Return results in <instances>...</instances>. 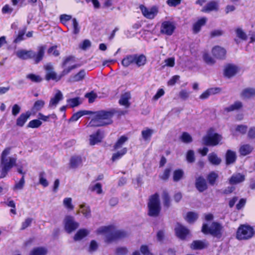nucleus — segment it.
Returning <instances> with one entry per match:
<instances>
[{
	"instance_id": "obj_1",
	"label": "nucleus",
	"mask_w": 255,
	"mask_h": 255,
	"mask_svg": "<svg viewBox=\"0 0 255 255\" xmlns=\"http://www.w3.org/2000/svg\"><path fill=\"white\" fill-rule=\"evenodd\" d=\"M12 148L7 147L5 148L1 153L0 156V164L1 166V174L0 178L4 177L7 172L14 166L16 165L17 160L16 155L10 156Z\"/></svg>"
},
{
	"instance_id": "obj_2",
	"label": "nucleus",
	"mask_w": 255,
	"mask_h": 255,
	"mask_svg": "<svg viewBox=\"0 0 255 255\" xmlns=\"http://www.w3.org/2000/svg\"><path fill=\"white\" fill-rule=\"evenodd\" d=\"M96 233L97 235L105 236V241L108 243L124 238L126 236L125 232L116 230L113 226L101 227L97 230Z\"/></svg>"
},
{
	"instance_id": "obj_3",
	"label": "nucleus",
	"mask_w": 255,
	"mask_h": 255,
	"mask_svg": "<svg viewBox=\"0 0 255 255\" xmlns=\"http://www.w3.org/2000/svg\"><path fill=\"white\" fill-rule=\"evenodd\" d=\"M114 110L109 111H101L95 113L91 121L87 127H99L110 124L112 123V118L114 114Z\"/></svg>"
},
{
	"instance_id": "obj_4",
	"label": "nucleus",
	"mask_w": 255,
	"mask_h": 255,
	"mask_svg": "<svg viewBox=\"0 0 255 255\" xmlns=\"http://www.w3.org/2000/svg\"><path fill=\"white\" fill-rule=\"evenodd\" d=\"M45 49L46 47L45 46H40L37 47L36 53L32 50L20 49L15 52V54L18 58L21 59L26 60L31 58L33 59L35 62L37 63L42 59Z\"/></svg>"
},
{
	"instance_id": "obj_5",
	"label": "nucleus",
	"mask_w": 255,
	"mask_h": 255,
	"mask_svg": "<svg viewBox=\"0 0 255 255\" xmlns=\"http://www.w3.org/2000/svg\"><path fill=\"white\" fill-rule=\"evenodd\" d=\"M148 215L150 216L156 217L160 211V206L159 196L157 194L152 195L148 203Z\"/></svg>"
},
{
	"instance_id": "obj_6",
	"label": "nucleus",
	"mask_w": 255,
	"mask_h": 255,
	"mask_svg": "<svg viewBox=\"0 0 255 255\" xmlns=\"http://www.w3.org/2000/svg\"><path fill=\"white\" fill-rule=\"evenodd\" d=\"M222 230V226L216 222L213 223L209 228L206 224H204L202 229V231L204 234H210L218 238L221 236Z\"/></svg>"
},
{
	"instance_id": "obj_7",
	"label": "nucleus",
	"mask_w": 255,
	"mask_h": 255,
	"mask_svg": "<svg viewBox=\"0 0 255 255\" xmlns=\"http://www.w3.org/2000/svg\"><path fill=\"white\" fill-rule=\"evenodd\" d=\"M254 234L252 227L249 226L242 225L239 228L237 233V238L239 240H247L251 238Z\"/></svg>"
},
{
	"instance_id": "obj_8",
	"label": "nucleus",
	"mask_w": 255,
	"mask_h": 255,
	"mask_svg": "<svg viewBox=\"0 0 255 255\" xmlns=\"http://www.w3.org/2000/svg\"><path fill=\"white\" fill-rule=\"evenodd\" d=\"M139 9L145 17L152 19L157 14L159 8L158 6L155 5L152 6L151 7H147L143 5H140Z\"/></svg>"
},
{
	"instance_id": "obj_9",
	"label": "nucleus",
	"mask_w": 255,
	"mask_h": 255,
	"mask_svg": "<svg viewBox=\"0 0 255 255\" xmlns=\"http://www.w3.org/2000/svg\"><path fill=\"white\" fill-rule=\"evenodd\" d=\"M175 28V24L173 21H164L161 23L160 32L161 34L170 36L173 33Z\"/></svg>"
},
{
	"instance_id": "obj_10",
	"label": "nucleus",
	"mask_w": 255,
	"mask_h": 255,
	"mask_svg": "<svg viewBox=\"0 0 255 255\" xmlns=\"http://www.w3.org/2000/svg\"><path fill=\"white\" fill-rule=\"evenodd\" d=\"M64 228L66 231L70 233L79 227V223L74 220L73 217L66 216L64 219Z\"/></svg>"
},
{
	"instance_id": "obj_11",
	"label": "nucleus",
	"mask_w": 255,
	"mask_h": 255,
	"mask_svg": "<svg viewBox=\"0 0 255 255\" xmlns=\"http://www.w3.org/2000/svg\"><path fill=\"white\" fill-rule=\"evenodd\" d=\"M222 139L221 135L217 133L208 134L204 137L203 140L204 143L206 145L215 146L218 144Z\"/></svg>"
},
{
	"instance_id": "obj_12",
	"label": "nucleus",
	"mask_w": 255,
	"mask_h": 255,
	"mask_svg": "<svg viewBox=\"0 0 255 255\" xmlns=\"http://www.w3.org/2000/svg\"><path fill=\"white\" fill-rule=\"evenodd\" d=\"M45 69L47 71L46 74V79L49 80L50 79L58 81L61 78V76H57L56 73L53 71V67L50 64H48L45 66Z\"/></svg>"
},
{
	"instance_id": "obj_13",
	"label": "nucleus",
	"mask_w": 255,
	"mask_h": 255,
	"mask_svg": "<svg viewBox=\"0 0 255 255\" xmlns=\"http://www.w3.org/2000/svg\"><path fill=\"white\" fill-rule=\"evenodd\" d=\"M240 69L235 65L229 64L225 68L224 74L228 78H231L235 76L239 72Z\"/></svg>"
},
{
	"instance_id": "obj_14",
	"label": "nucleus",
	"mask_w": 255,
	"mask_h": 255,
	"mask_svg": "<svg viewBox=\"0 0 255 255\" xmlns=\"http://www.w3.org/2000/svg\"><path fill=\"white\" fill-rule=\"evenodd\" d=\"M63 98V94L59 90H57L54 96L51 98L49 104V108L51 109H54L56 107L57 104L60 100Z\"/></svg>"
},
{
	"instance_id": "obj_15",
	"label": "nucleus",
	"mask_w": 255,
	"mask_h": 255,
	"mask_svg": "<svg viewBox=\"0 0 255 255\" xmlns=\"http://www.w3.org/2000/svg\"><path fill=\"white\" fill-rule=\"evenodd\" d=\"M176 236L181 239H184L189 234V231L185 227L177 224L175 228Z\"/></svg>"
},
{
	"instance_id": "obj_16",
	"label": "nucleus",
	"mask_w": 255,
	"mask_h": 255,
	"mask_svg": "<svg viewBox=\"0 0 255 255\" xmlns=\"http://www.w3.org/2000/svg\"><path fill=\"white\" fill-rule=\"evenodd\" d=\"M212 53L215 58L222 59L225 57L226 51L224 48L216 46L213 48Z\"/></svg>"
},
{
	"instance_id": "obj_17",
	"label": "nucleus",
	"mask_w": 255,
	"mask_h": 255,
	"mask_svg": "<svg viewBox=\"0 0 255 255\" xmlns=\"http://www.w3.org/2000/svg\"><path fill=\"white\" fill-rule=\"evenodd\" d=\"M245 180V176L241 173H235L232 175L229 179V183L232 185L238 184Z\"/></svg>"
},
{
	"instance_id": "obj_18",
	"label": "nucleus",
	"mask_w": 255,
	"mask_h": 255,
	"mask_svg": "<svg viewBox=\"0 0 255 255\" xmlns=\"http://www.w3.org/2000/svg\"><path fill=\"white\" fill-rule=\"evenodd\" d=\"M103 137V136L102 132L100 131H97L96 133L92 134L90 136V144L91 145H94L101 142Z\"/></svg>"
},
{
	"instance_id": "obj_19",
	"label": "nucleus",
	"mask_w": 255,
	"mask_h": 255,
	"mask_svg": "<svg viewBox=\"0 0 255 255\" xmlns=\"http://www.w3.org/2000/svg\"><path fill=\"white\" fill-rule=\"evenodd\" d=\"M84 158L79 156H74L71 157L70 161V166L75 168L81 166L83 164Z\"/></svg>"
},
{
	"instance_id": "obj_20",
	"label": "nucleus",
	"mask_w": 255,
	"mask_h": 255,
	"mask_svg": "<svg viewBox=\"0 0 255 255\" xmlns=\"http://www.w3.org/2000/svg\"><path fill=\"white\" fill-rule=\"evenodd\" d=\"M241 96L243 99H251L255 97V89L247 88L244 89L241 93Z\"/></svg>"
},
{
	"instance_id": "obj_21",
	"label": "nucleus",
	"mask_w": 255,
	"mask_h": 255,
	"mask_svg": "<svg viewBox=\"0 0 255 255\" xmlns=\"http://www.w3.org/2000/svg\"><path fill=\"white\" fill-rule=\"evenodd\" d=\"M221 89L219 88H212L207 89L206 91L204 92L200 96V99H206L210 95H214L220 92Z\"/></svg>"
},
{
	"instance_id": "obj_22",
	"label": "nucleus",
	"mask_w": 255,
	"mask_h": 255,
	"mask_svg": "<svg viewBox=\"0 0 255 255\" xmlns=\"http://www.w3.org/2000/svg\"><path fill=\"white\" fill-rule=\"evenodd\" d=\"M218 9V3L215 1L208 2L201 10L204 12H209L211 11L217 10Z\"/></svg>"
},
{
	"instance_id": "obj_23",
	"label": "nucleus",
	"mask_w": 255,
	"mask_h": 255,
	"mask_svg": "<svg viewBox=\"0 0 255 255\" xmlns=\"http://www.w3.org/2000/svg\"><path fill=\"white\" fill-rule=\"evenodd\" d=\"M79 212H81L85 218H89L91 217V211L89 206L82 204L79 205Z\"/></svg>"
},
{
	"instance_id": "obj_24",
	"label": "nucleus",
	"mask_w": 255,
	"mask_h": 255,
	"mask_svg": "<svg viewBox=\"0 0 255 255\" xmlns=\"http://www.w3.org/2000/svg\"><path fill=\"white\" fill-rule=\"evenodd\" d=\"M196 187L200 192H203L207 188L205 180L201 177H198L196 181Z\"/></svg>"
},
{
	"instance_id": "obj_25",
	"label": "nucleus",
	"mask_w": 255,
	"mask_h": 255,
	"mask_svg": "<svg viewBox=\"0 0 255 255\" xmlns=\"http://www.w3.org/2000/svg\"><path fill=\"white\" fill-rule=\"evenodd\" d=\"M254 148L249 144L242 145L239 149L240 153L243 156H246L252 152Z\"/></svg>"
},
{
	"instance_id": "obj_26",
	"label": "nucleus",
	"mask_w": 255,
	"mask_h": 255,
	"mask_svg": "<svg viewBox=\"0 0 255 255\" xmlns=\"http://www.w3.org/2000/svg\"><path fill=\"white\" fill-rule=\"evenodd\" d=\"M30 116V113L28 112L26 113L21 114L16 120V125L19 127H22Z\"/></svg>"
},
{
	"instance_id": "obj_27",
	"label": "nucleus",
	"mask_w": 255,
	"mask_h": 255,
	"mask_svg": "<svg viewBox=\"0 0 255 255\" xmlns=\"http://www.w3.org/2000/svg\"><path fill=\"white\" fill-rule=\"evenodd\" d=\"M243 106L242 103L240 101H236L234 104L231 105L224 109V112H230L240 109Z\"/></svg>"
},
{
	"instance_id": "obj_28",
	"label": "nucleus",
	"mask_w": 255,
	"mask_h": 255,
	"mask_svg": "<svg viewBox=\"0 0 255 255\" xmlns=\"http://www.w3.org/2000/svg\"><path fill=\"white\" fill-rule=\"evenodd\" d=\"M89 190L91 192H96L98 194H101L103 192L102 185L100 183H91L89 187Z\"/></svg>"
},
{
	"instance_id": "obj_29",
	"label": "nucleus",
	"mask_w": 255,
	"mask_h": 255,
	"mask_svg": "<svg viewBox=\"0 0 255 255\" xmlns=\"http://www.w3.org/2000/svg\"><path fill=\"white\" fill-rule=\"evenodd\" d=\"M207 21V19L205 17H202L199 19L196 23H195L193 26V30L194 33H198L201 29V27L204 25Z\"/></svg>"
},
{
	"instance_id": "obj_30",
	"label": "nucleus",
	"mask_w": 255,
	"mask_h": 255,
	"mask_svg": "<svg viewBox=\"0 0 255 255\" xmlns=\"http://www.w3.org/2000/svg\"><path fill=\"white\" fill-rule=\"evenodd\" d=\"M63 205L68 211H71L74 209V205L72 203V199L70 197L64 198L63 200Z\"/></svg>"
},
{
	"instance_id": "obj_31",
	"label": "nucleus",
	"mask_w": 255,
	"mask_h": 255,
	"mask_svg": "<svg viewBox=\"0 0 255 255\" xmlns=\"http://www.w3.org/2000/svg\"><path fill=\"white\" fill-rule=\"evenodd\" d=\"M226 159L227 164L233 163L236 159V152L231 150H228L226 153Z\"/></svg>"
},
{
	"instance_id": "obj_32",
	"label": "nucleus",
	"mask_w": 255,
	"mask_h": 255,
	"mask_svg": "<svg viewBox=\"0 0 255 255\" xmlns=\"http://www.w3.org/2000/svg\"><path fill=\"white\" fill-rule=\"evenodd\" d=\"M130 98V95L129 93H125L121 96L119 100V103L121 105L128 107L129 106V100Z\"/></svg>"
},
{
	"instance_id": "obj_33",
	"label": "nucleus",
	"mask_w": 255,
	"mask_h": 255,
	"mask_svg": "<svg viewBox=\"0 0 255 255\" xmlns=\"http://www.w3.org/2000/svg\"><path fill=\"white\" fill-rule=\"evenodd\" d=\"M72 16L68 14H61L60 16V20L61 22L64 24L65 26L67 27L68 29H69V27L70 26L69 24L70 21H72Z\"/></svg>"
},
{
	"instance_id": "obj_34",
	"label": "nucleus",
	"mask_w": 255,
	"mask_h": 255,
	"mask_svg": "<svg viewBox=\"0 0 255 255\" xmlns=\"http://www.w3.org/2000/svg\"><path fill=\"white\" fill-rule=\"evenodd\" d=\"M45 105V102L42 100H38L36 101L32 108V111L35 113L41 110Z\"/></svg>"
},
{
	"instance_id": "obj_35",
	"label": "nucleus",
	"mask_w": 255,
	"mask_h": 255,
	"mask_svg": "<svg viewBox=\"0 0 255 255\" xmlns=\"http://www.w3.org/2000/svg\"><path fill=\"white\" fill-rule=\"evenodd\" d=\"M134 60H135L134 55H127L123 59L122 64L123 66L127 67L131 64L134 63Z\"/></svg>"
},
{
	"instance_id": "obj_36",
	"label": "nucleus",
	"mask_w": 255,
	"mask_h": 255,
	"mask_svg": "<svg viewBox=\"0 0 255 255\" xmlns=\"http://www.w3.org/2000/svg\"><path fill=\"white\" fill-rule=\"evenodd\" d=\"M208 157L210 162L213 165H219L221 162V159L215 153H210Z\"/></svg>"
},
{
	"instance_id": "obj_37",
	"label": "nucleus",
	"mask_w": 255,
	"mask_h": 255,
	"mask_svg": "<svg viewBox=\"0 0 255 255\" xmlns=\"http://www.w3.org/2000/svg\"><path fill=\"white\" fill-rule=\"evenodd\" d=\"M47 250L43 247L34 248L30 253V255H46Z\"/></svg>"
},
{
	"instance_id": "obj_38",
	"label": "nucleus",
	"mask_w": 255,
	"mask_h": 255,
	"mask_svg": "<svg viewBox=\"0 0 255 255\" xmlns=\"http://www.w3.org/2000/svg\"><path fill=\"white\" fill-rule=\"evenodd\" d=\"M127 152V148L125 147L122 148L120 151L114 153L113 154L112 160L113 161H115L121 158Z\"/></svg>"
},
{
	"instance_id": "obj_39",
	"label": "nucleus",
	"mask_w": 255,
	"mask_h": 255,
	"mask_svg": "<svg viewBox=\"0 0 255 255\" xmlns=\"http://www.w3.org/2000/svg\"><path fill=\"white\" fill-rule=\"evenodd\" d=\"M89 232L87 229H81L79 230L74 236L75 241H79L88 235Z\"/></svg>"
},
{
	"instance_id": "obj_40",
	"label": "nucleus",
	"mask_w": 255,
	"mask_h": 255,
	"mask_svg": "<svg viewBox=\"0 0 255 255\" xmlns=\"http://www.w3.org/2000/svg\"><path fill=\"white\" fill-rule=\"evenodd\" d=\"M135 60L134 63H135L138 66H143L145 64L146 57L143 55H134Z\"/></svg>"
},
{
	"instance_id": "obj_41",
	"label": "nucleus",
	"mask_w": 255,
	"mask_h": 255,
	"mask_svg": "<svg viewBox=\"0 0 255 255\" xmlns=\"http://www.w3.org/2000/svg\"><path fill=\"white\" fill-rule=\"evenodd\" d=\"M86 72L84 70H81L78 73L75 75L71 77L70 81L71 82H78L82 80L85 76Z\"/></svg>"
},
{
	"instance_id": "obj_42",
	"label": "nucleus",
	"mask_w": 255,
	"mask_h": 255,
	"mask_svg": "<svg viewBox=\"0 0 255 255\" xmlns=\"http://www.w3.org/2000/svg\"><path fill=\"white\" fill-rule=\"evenodd\" d=\"M207 245L200 241H195L191 245V248L194 250L202 249L205 248Z\"/></svg>"
},
{
	"instance_id": "obj_43",
	"label": "nucleus",
	"mask_w": 255,
	"mask_h": 255,
	"mask_svg": "<svg viewBox=\"0 0 255 255\" xmlns=\"http://www.w3.org/2000/svg\"><path fill=\"white\" fill-rule=\"evenodd\" d=\"M88 111H81L75 113L70 119V122H76L84 115H87Z\"/></svg>"
},
{
	"instance_id": "obj_44",
	"label": "nucleus",
	"mask_w": 255,
	"mask_h": 255,
	"mask_svg": "<svg viewBox=\"0 0 255 255\" xmlns=\"http://www.w3.org/2000/svg\"><path fill=\"white\" fill-rule=\"evenodd\" d=\"M236 34L237 37L242 40H246L248 36L246 32L241 28H237L235 29Z\"/></svg>"
},
{
	"instance_id": "obj_45",
	"label": "nucleus",
	"mask_w": 255,
	"mask_h": 255,
	"mask_svg": "<svg viewBox=\"0 0 255 255\" xmlns=\"http://www.w3.org/2000/svg\"><path fill=\"white\" fill-rule=\"evenodd\" d=\"M198 217V216L197 213L195 212H188L187 214L185 220L187 222L189 223H192L197 220Z\"/></svg>"
},
{
	"instance_id": "obj_46",
	"label": "nucleus",
	"mask_w": 255,
	"mask_h": 255,
	"mask_svg": "<svg viewBox=\"0 0 255 255\" xmlns=\"http://www.w3.org/2000/svg\"><path fill=\"white\" fill-rule=\"evenodd\" d=\"M39 183L44 187H47L49 185V182L46 178L45 173L43 172L39 173Z\"/></svg>"
},
{
	"instance_id": "obj_47",
	"label": "nucleus",
	"mask_w": 255,
	"mask_h": 255,
	"mask_svg": "<svg viewBox=\"0 0 255 255\" xmlns=\"http://www.w3.org/2000/svg\"><path fill=\"white\" fill-rule=\"evenodd\" d=\"M247 129L248 127L247 126L240 125L237 126L235 128V131L232 130V132H234V134L239 133L242 134H244L246 133Z\"/></svg>"
},
{
	"instance_id": "obj_48",
	"label": "nucleus",
	"mask_w": 255,
	"mask_h": 255,
	"mask_svg": "<svg viewBox=\"0 0 255 255\" xmlns=\"http://www.w3.org/2000/svg\"><path fill=\"white\" fill-rule=\"evenodd\" d=\"M71 24L73 27V33L74 34H78L80 30V27L79 25V23L75 18H73L72 19Z\"/></svg>"
},
{
	"instance_id": "obj_49",
	"label": "nucleus",
	"mask_w": 255,
	"mask_h": 255,
	"mask_svg": "<svg viewBox=\"0 0 255 255\" xmlns=\"http://www.w3.org/2000/svg\"><path fill=\"white\" fill-rule=\"evenodd\" d=\"M153 130L151 129L146 128L145 130H143L141 132V134L143 138L145 140H148L150 138Z\"/></svg>"
},
{
	"instance_id": "obj_50",
	"label": "nucleus",
	"mask_w": 255,
	"mask_h": 255,
	"mask_svg": "<svg viewBox=\"0 0 255 255\" xmlns=\"http://www.w3.org/2000/svg\"><path fill=\"white\" fill-rule=\"evenodd\" d=\"M128 137L126 136H122L117 141V142L115 143V144L114 146L115 149H118L120 148H121L124 143L127 141Z\"/></svg>"
},
{
	"instance_id": "obj_51",
	"label": "nucleus",
	"mask_w": 255,
	"mask_h": 255,
	"mask_svg": "<svg viewBox=\"0 0 255 255\" xmlns=\"http://www.w3.org/2000/svg\"><path fill=\"white\" fill-rule=\"evenodd\" d=\"M163 204L164 206L168 208L171 204V200L168 193L166 192L163 193L162 196Z\"/></svg>"
},
{
	"instance_id": "obj_52",
	"label": "nucleus",
	"mask_w": 255,
	"mask_h": 255,
	"mask_svg": "<svg viewBox=\"0 0 255 255\" xmlns=\"http://www.w3.org/2000/svg\"><path fill=\"white\" fill-rule=\"evenodd\" d=\"M67 103L70 107H74L78 106L81 102H80V98L77 97L68 99Z\"/></svg>"
},
{
	"instance_id": "obj_53",
	"label": "nucleus",
	"mask_w": 255,
	"mask_h": 255,
	"mask_svg": "<svg viewBox=\"0 0 255 255\" xmlns=\"http://www.w3.org/2000/svg\"><path fill=\"white\" fill-rule=\"evenodd\" d=\"M184 174L183 171L181 169H177L174 171L173 172V180L174 181H178L180 180Z\"/></svg>"
},
{
	"instance_id": "obj_54",
	"label": "nucleus",
	"mask_w": 255,
	"mask_h": 255,
	"mask_svg": "<svg viewBox=\"0 0 255 255\" xmlns=\"http://www.w3.org/2000/svg\"><path fill=\"white\" fill-rule=\"evenodd\" d=\"M204 61L208 64L212 65L215 63V60L207 52H204L203 55Z\"/></svg>"
},
{
	"instance_id": "obj_55",
	"label": "nucleus",
	"mask_w": 255,
	"mask_h": 255,
	"mask_svg": "<svg viewBox=\"0 0 255 255\" xmlns=\"http://www.w3.org/2000/svg\"><path fill=\"white\" fill-rule=\"evenodd\" d=\"M26 78L29 79L33 82L36 83L40 82L42 80L40 76L34 74H29L27 75Z\"/></svg>"
},
{
	"instance_id": "obj_56",
	"label": "nucleus",
	"mask_w": 255,
	"mask_h": 255,
	"mask_svg": "<svg viewBox=\"0 0 255 255\" xmlns=\"http://www.w3.org/2000/svg\"><path fill=\"white\" fill-rule=\"evenodd\" d=\"M180 139L182 142L186 143H190L192 141L191 136L186 132H184L182 134Z\"/></svg>"
},
{
	"instance_id": "obj_57",
	"label": "nucleus",
	"mask_w": 255,
	"mask_h": 255,
	"mask_svg": "<svg viewBox=\"0 0 255 255\" xmlns=\"http://www.w3.org/2000/svg\"><path fill=\"white\" fill-rule=\"evenodd\" d=\"M42 124V122L39 120H33L30 121L27 127L31 128H37Z\"/></svg>"
},
{
	"instance_id": "obj_58",
	"label": "nucleus",
	"mask_w": 255,
	"mask_h": 255,
	"mask_svg": "<svg viewBox=\"0 0 255 255\" xmlns=\"http://www.w3.org/2000/svg\"><path fill=\"white\" fill-rule=\"evenodd\" d=\"M91 45V43L90 41L88 39H85L79 44V47L80 49L83 50H86L90 47Z\"/></svg>"
},
{
	"instance_id": "obj_59",
	"label": "nucleus",
	"mask_w": 255,
	"mask_h": 255,
	"mask_svg": "<svg viewBox=\"0 0 255 255\" xmlns=\"http://www.w3.org/2000/svg\"><path fill=\"white\" fill-rule=\"evenodd\" d=\"M165 64L162 66L163 68L165 66L173 67L175 65V58L173 57L168 58L164 60Z\"/></svg>"
},
{
	"instance_id": "obj_60",
	"label": "nucleus",
	"mask_w": 255,
	"mask_h": 255,
	"mask_svg": "<svg viewBox=\"0 0 255 255\" xmlns=\"http://www.w3.org/2000/svg\"><path fill=\"white\" fill-rule=\"evenodd\" d=\"M218 177V175L217 173L215 172H212L209 174L208 176V180L211 184H213Z\"/></svg>"
},
{
	"instance_id": "obj_61",
	"label": "nucleus",
	"mask_w": 255,
	"mask_h": 255,
	"mask_svg": "<svg viewBox=\"0 0 255 255\" xmlns=\"http://www.w3.org/2000/svg\"><path fill=\"white\" fill-rule=\"evenodd\" d=\"M24 176L23 175L21 179L20 180V181L15 183L13 189L14 190H21L23 188L24 184Z\"/></svg>"
},
{
	"instance_id": "obj_62",
	"label": "nucleus",
	"mask_w": 255,
	"mask_h": 255,
	"mask_svg": "<svg viewBox=\"0 0 255 255\" xmlns=\"http://www.w3.org/2000/svg\"><path fill=\"white\" fill-rule=\"evenodd\" d=\"M186 159L188 162L192 163L195 160L194 153L193 150H189L186 155Z\"/></svg>"
},
{
	"instance_id": "obj_63",
	"label": "nucleus",
	"mask_w": 255,
	"mask_h": 255,
	"mask_svg": "<svg viewBox=\"0 0 255 255\" xmlns=\"http://www.w3.org/2000/svg\"><path fill=\"white\" fill-rule=\"evenodd\" d=\"M85 97L88 99L89 103H93L95 99L97 97V95L93 92L87 93Z\"/></svg>"
},
{
	"instance_id": "obj_64",
	"label": "nucleus",
	"mask_w": 255,
	"mask_h": 255,
	"mask_svg": "<svg viewBox=\"0 0 255 255\" xmlns=\"http://www.w3.org/2000/svg\"><path fill=\"white\" fill-rule=\"evenodd\" d=\"M140 252L143 255H153V254L149 252L148 247L146 245L141 246Z\"/></svg>"
}]
</instances>
